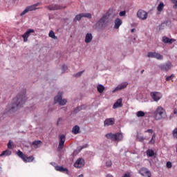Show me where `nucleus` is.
<instances>
[{
	"label": "nucleus",
	"instance_id": "nucleus-45",
	"mask_svg": "<svg viewBox=\"0 0 177 177\" xmlns=\"http://www.w3.org/2000/svg\"><path fill=\"white\" fill-rule=\"evenodd\" d=\"M166 165H167V168H172V162H171L169 161L167 162Z\"/></svg>",
	"mask_w": 177,
	"mask_h": 177
},
{
	"label": "nucleus",
	"instance_id": "nucleus-38",
	"mask_svg": "<svg viewBox=\"0 0 177 177\" xmlns=\"http://www.w3.org/2000/svg\"><path fill=\"white\" fill-rule=\"evenodd\" d=\"M137 140H138V142H144L145 140H146V138L137 136Z\"/></svg>",
	"mask_w": 177,
	"mask_h": 177
},
{
	"label": "nucleus",
	"instance_id": "nucleus-1",
	"mask_svg": "<svg viewBox=\"0 0 177 177\" xmlns=\"http://www.w3.org/2000/svg\"><path fill=\"white\" fill-rule=\"evenodd\" d=\"M27 98L26 97L25 93H20L18 95L13 99V103L12 106L10 107L8 111H15V109H19L23 106V104L26 103Z\"/></svg>",
	"mask_w": 177,
	"mask_h": 177
},
{
	"label": "nucleus",
	"instance_id": "nucleus-16",
	"mask_svg": "<svg viewBox=\"0 0 177 177\" xmlns=\"http://www.w3.org/2000/svg\"><path fill=\"white\" fill-rule=\"evenodd\" d=\"M128 86V82H125L119 84L114 90L113 92H117V91H121V89H125Z\"/></svg>",
	"mask_w": 177,
	"mask_h": 177
},
{
	"label": "nucleus",
	"instance_id": "nucleus-7",
	"mask_svg": "<svg viewBox=\"0 0 177 177\" xmlns=\"http://www.w3.org/2000/svg\"><path fill=\"white\" fill-rule=\"evenodd\" d=\"M64 142H66V136L64 134L59 136V145H58V151L63 150L64 147Z\"/></svg>",
	"mask_w": 177,
	"mask_h": 177
},
{
	"label": "nucleus",
	"instance_id": "nucleus-35",
	"mask_svg": "<svg viewBox=\"0 0 177 177\" xmlns=\"http://www.w3.org/2000/svg\"><path fill=\"white\" fill-rule=\"evenodd\" d=\"M145 112L142 111H138V112H137V114H136L137 117H138V118L145 117Z\"/></svg>",
	"mask_w": 177,
	"mask_h": 177
},
{
	"label": "nucleus",
	"instance_id": "nucleus-43",
	"mask_svg": "<svg viewBox=\"0 0 177 177\" xmlns=\"http://www.w3.org/2000/svg\"><path fill=\"white\" fill-rule=\"evenodd\" d=\"M125 15H127V12L126 11H121L119 13V16H120V17H122L125 16Z\"/></svg>",
	"mask_w": 177,
	"mask_h": 177
},
{
	"label": "nucleus",
	"instance_id": "nucleus-17",
	"mask_svg": "<svg viewBox=\"0 0 177 177\" xmlns=\"http://www.w3.org/2000/svg\"><path fill=\"white\" fill-rule=\"evenodd\" d=\"M122 107V98H119L113 105V109H118Z\"/></svg>",
	"mask_w": 177,
	"mask_h": 177
},
{
	"label": "nucleus",
	"instance_id": "nucleus-8",
	"mask_svg": "<svg viewBox=\"0 0 177 177\" xmlns=\"http://www.w3.org/2000/svg\"><path fill=\"white\" fill-rule=\"evenodd\" d=\"M109 17H110V13L109 12H106L102 16V17L97 22L100 27H104V23H106V21L109 19Z\"/></svg>",
	"mask_w": 177,
	"mask_h": 177
},
{
	"label": "nucleus",
	"instance_id": "nucleus-15",
	"mask_svg": "<svg viewBox=\"0 0 177 177\" xmlns=\"http://www.w3.org/2000/svg\"><path fill=\"white\" fill-rule=\"evenodd\" d=\"M41 5H42V3L38 2L32 6L26 7V9H28V12H32V10H37V6H39Z\"/></svg>",
	"mask_w": 177,
	"mask_h": 177
},
{
	"label": "nucleus",
	"instance_id": "nucleus-47",
	"mask_svg": "<svg viewBox=\"0 0 177 177\" xmlns=\"http://www.w3.org/2000/svg\"><path fill=\"white\" fill-rule=\"evenodd\" d=\"M153 132H154V131H153V129H149L145 131V133H153Z\"/></svg>",
	"mask_w": 177,
	"mask_h": 177
},
{
	"label": "nucleus",
	"instance_id": "nucleus-18",
	"mask_svg": "<svg viewBox=\"0 0 177 177\" xmlns=\"http://www.w3.org/2000/svg\"><path fill=\"white\" fill-rule=\"evenodd\" d=\"M47 9L48 10H59L60 9H63V7L59 5H50L47 6Z\"/></svg>",
	"mask_w": 177,
	"mask_h": 177
},
{
	"label": "nucleus",
	"instance_id": "nucleus-46",
	"mask_svg": "<svg viewBox=\"0 0 177 177\" xmlns=\"http://www.w3.org/2000/svg\"><path fill=\"white\" fill-rule=\"evenodd\" d=\"M174 75L172 74L170 76L166 77V81H169L174 78Z\"/></svg>",
	"mask_w": 177,
	"mask_h": 177
},
{
	"label": "nucleus",
	"instance_id": "nucleus-53",
	"mask_svg": "<svg viewBox=\"0 0 177 177\" xmlns=\"http://www.w3.org/2000/svg\"><path fill=\"white\" fill-rule=\"evenodd\" d=\"M174 114H177V109H174Z\"/></svg>",
	"mask_w": 177,
	"mask_h": 177
},
{
	"label": "nucleus",
	"instance_id": "nucleus-42",
	"mask_svg": "<svg viewBox=\"0 0 177 177\" xmlns=\"http://www.w3.org/2000/svg\"><path fill=\"white\" fill-rule=\"evenodd\" d=\"M113 165V162H111V160H108L106 162V166L108 167H110Z\"/></svg>",
	"mask_w": 177,
	"mask_h": 177
},
{
	"label": "nucleus",
	"instance_id": "nucleus-48",
	"mask_svg": "<svg viewBox=\"0 0 177 177\" xmlns=\"http://www.w3.org/2000/svg\"><path fill=\"white\" fill-rule=\"evenodd\" d=\"M62 73H64V71H66L67 66H66V65L62 66Z\"/></svg>",
	"mask_w": 177,
	"mask_h": 177
},
{
	"label": "nucleus",
	"instance_id": "nucleus-26",
	"mask_svg": "<svg viewBox=\"0 0 177 177\" xmlns=\"http://www.w3.org/2000/svg\"><path fill=\"white\" fill-rule=\"evenodd\" d=\"M158 10V15H160L161 13V11L164 10V3L163 2H160L157 8Z\"/></svg>",
	"mask_w": 177,
	"mask_h": 177
},
{
	"label": "nucleus",
	"instance_id": "nucleus-10",
	"mask_svg": "<svg viewBox=\"0 0 177 177\" xmlns=\"http://www.w3.org/2000/svg\"><path fill=\"white\" fill-rule=\"evenodd\" d=\"M85 165V160L82 158H78L74 163L75 168H82Z\"/></svg>",
	"mask_w": 177,
	"mask_h": 177
},
{
	"label": "nucleus",
	"instance_id": "nucleus-25",
	"mask_svg": "<svg viewBox=\"0 0 177 177\" xmlns=\"http://www.w3.org/2000/svg\"><path fill=\"white\" fill-rule=\"evenodd\" d=\"M72 132L73 133H74V135L80 133V126L75 125V127H73V128L72 129Z\"/></svg>",
	"mask_w": 177,
	"mask_h": 177
},
{
	"label": "nucleus",
	"instance_id": "nucleus-3",
	"mask_svg": "<svg viewBox=\"0 0 177 177\" xmlns=\"http://www.w3.org/2000/svg\"><path fill=\"white\" fill-rule=\"evenodd\" d=\"M105 136L107 139H111V140H113L115 142H121V140L124 139V136H122V133H109L106 134Z\"/></svg>",
	"mask_w": 177,
	"mask_h": 177
},
{
	"label": "nucleus",
	"instance_id": "nucleus-21",
	"mask_svg": "<svg viewBox=\"0 0 177 177\" xmlns=\"http://www.w3.org/2000/svg\"><path fill=\"white\" fill-rule=\"evenodd\" d=\"M162 41L164 44H172L173 42H175V39H169L167 36L162 37Z\"/></svg>",
	"mask_w": 177,
	"mask_h": 177
},
{
	"label": "nucleus",
	"instance_id": "nucleus-28",
	"mask_svg": "<svg viewBox=\"0 0 177 177\" xmlns=\"http://www.w3.org/2000/svg\"><path fill=\"white\" fill-rule=\"evenodd\" d=\"M85 109H86V106H85V105H82L80 106H77L75 109V113H78V111H81V110H85Z\"/></svg>",
	"mask_w": 177,
	"mask_h": 177
},
{
	"label": "nucleus",
	"instance_id": "nucleus-55",
	"mask_svg": "<svg viewBox=\"0 0 177 177\" xmlns=\"http://www.w3.org/2000/svg\"><path fill=\"white\" fill-rule=\"evenodd\" d=\"M77 177H84V175L83 174H80Z\"/></svg>",
	"mask_w": 177,
	"mask_h": 177
},
{
	"label": "nucleus",
	"instance_id": "nucleus-57",
	"mask_svg": "<svg viewBox=\"0 0 177 177\" xmlns=\"http://www.w3.org/2000/svg\"><path fill=\"white\" fill-rule=\"evenodd\" d=\"M144 72H145V70H142V71H141V74H143Z\"/></svg>",
	"mask_w": 177,
	"mask_h": 177
},
{
	"label": "nucleus",
	"instance_id": "nucleus-13",
	"mask_svg": "<svg viewBox=\"0 0 177 177\" xmlns=\"http://www.w3.org/2000/svg\"><path fill=\"white\" fill-rule=\"evenodd\" d=\"M150 95L154 102H158V100L162 97V95L158 92L151 93Z\"/></svg>",
	"mask_w": 177,
	"mask_h": 177
},
{
	"label": "nucleus",
	"instance_id": "nucleus-20",
	"mask_svg": "<svg viewBox=\"0 0 177 177\" xmlns=\"http://www.w3.org/2000/svg\"><path fill=\"white\" fill-rule=\"evenodd\" d=\"M92 39H93V36L91 35V33H87L85 36L84 42L86 44H89L92 42Z\"/></svg>",
	"mask_w": 177,
	"mask_h": 177
},
{
	"label": "nucleus",
	"instance_id": "nucleus-49",
	"mask_svg": "<svg viewBox=\"0 0 177 177\" xmlns=\"http://www.w3.org/2000/svg\"><path fill=\"white\" fill-rule=\"evenodd\" d=\"M86 147H88V145H85L82 147H80L79 151H81V150H82V149H86Z\"/></svg>",
	"mask_w": 177,
	"mask_h": 177
},
{
	"label": "nucleus",
	"instance_id": "nucleus-50",
	"mask_svg": "<svg viewBox=\"0 0 177 177\" xmlns=\"http://www.w3.org/2000/svg\"><path fill=\"white\" fill-rule=\"evenodd\" d=\"M60 121H62V118H59L58 119L57 122V125H59V124H60Z\"/></svg>",
	"mask_w": 177,
	"mask_h": 177
},
{
	"label": "nucleus",
	"instance_id": "nucleus-11",
	"mask_svg": "<svg viewBox=\"0 0 177 177\" xmlns=\"http://www.w3.org/2000/svg\"><path fill=\"white\" fill-rule=\"evenodd\" d=\"M137 16L138 19L141 20H146L147 19L148 14L143 10H139L137 12Z\"/></svg>",
	"mask_w": 177,
	"mask_h": 177
},
{
	"label": "nucleus",
	"instance_id": "nucleus-34",
	"mask_svg": "<svg viewBox=\"0 0 177 177\" xmlns=\"http://www.w3.org/2000/svg\"><path fill=\"white\" fill-rule=\"evenodd\" d=\"M8 149H12L15 147V145L12 140H9L8 143L7 144Z\"/></svg>",
	"mask_w": 177,
	"mask_h": 177
},
{
	"label": "nucleus",
	"instance_id": "nucleus-54",
	"mask_svg": "<svg viewBox=\"0 0 177 177\" xmlns=\"http://www.w3.org/2000/svg\"><path fill=\"white\" fill-rule=\"evenodd\" d=\"M51 165H54L55 167H56V162H51Z\"/></svg>",
	"mask_w": 177,
	"mask_h": 177
},
{
	"label": "nucleus",
	"instance_id": "nucleus-19",
	"mask_svg": "<svg viewBox=\"0 0 177 177\" xmlns=\"http://www.w3.org/2000/svg\"><path fill=\"white\" fill-rule=\"evenodd\" d=\"M55 169L59 172H66L68 174V169L67 168L63 167V166L56 165L55 166Z\"/></svg>",
	"mask_w": 177,
	"mask_h": 177
},
{
	"label": "nucleus",
	"instance_id": "nucleus-31",
	"mask_svg": "<svg viewBox=\"0 0 177 177\" xmlns=\"http://www.w3.org/2000/svg\"><path fill=\"white\" fill-rule=\"evenodd\" d=\"M154 143H156V133H153L152 136H151V139L149 141V144L150 145H154Z\"/></svg>",
	"mask_w": 177,
	"mask_h": 177
},
{
	"label": "nucleus",
	"instance_id": "nucleus-4",
	"mask_svg": "<svg viewBox=\"0 0 177 177\" xmlns=\"http://www.w3.org/2000/svg\"><path fill=\"white\" fill-rule=\"evenodd\" d=\"M158 67L161 71H165L167 73V71H169L174 66L171 62L168 61L164 64H160Z\"/></svg>",
	"mask_w": 177,
	"mask_h": 177
},
{
	"label": "nucleus",
	"instance_id": "nucleus-30",
	"mask_svg": "<svg viewBox=\"0 0 177 177\" xmlns=\"http://www.w3.org/2000/svg\"><path fill=\"white\" fill-rule=\"evenodd\" d=\"M48 37H50V38H53V39H57V37H56L53 30H50L49 32Z\"/></svg>",
	"mask_w": 177,
	"mask_h": 177
},
{
	"label": "nucleus",
	"instance_id": "nucleus-40",
	"mask_svg": "<svg viewBox=\"0 0 177 177\" xmlns=\"http://www.w3.org/2000/svg\"><path fill=\"white\" fill-rule=\"evenodd\" d=\"M171 1L174 3V9H177V0H171Z\"/></svg>",
	"mask_w": 177,
	"mask_h": 177
},
{
	"label": "nucleus",
	"instance_id": "nucleus-41",
	"mask_svg": "<svg viewBox=\"0 0 177 177\" xmlns=\"http://www.w3.org/2000/svg\"><path fill=\"white\" fill-rule=\"evenodd\" d=\"M84 71H82L78 72L77 73H76V74H75L73 75H74V77H81V75H82V74L84 73Z\"/></svg>",
	"mask_w": 177,
	"mask_h": 177
},
{
	"label": "nucleus",
	"instance_id": "nucleus-5",
	"mask_svg": "<svg viewBox=\"0 0 177 177\" xmlns=\"http://www.w3.org/2000/svg\"><path fill=\"white\" fill-rule=\"evenodd\" d=\"M62 95H63V93L59 92L57 96L55 97L54 102L55 103H59L60 106H64L67 103V100H62Z\"/></svg>",
	"mask_w": 177,
	"mask_h": 177
},
{
	"label": "nucleus",
	"instance_id": "nucleus-22",
	"mask_svg": "<svg viewBox=\"0 0 177 177\" xmlns=\"http://www.w3.org/2000/svg\"><path fill=\"white\" fill-rule=\"evenodd\" d=\"M121 24H122V21L120 18H117L115 20V28H120V26H121Z\"/></svg>",
	"mask_w": 177,
	"mask_h": 177
},
{
	"label": "nucleus",
	"instance_id": "nucleus-32",
	"mask_svg": "<svg viewBox=\"0 0 177 177\" xmlns=\"http://www.w3.org/2000/svg\"><path fill=\"white\" fill-rule=\"evenodd\" d=\"M83 16H82V14H79L77 15H76L73 19V21H80V20H81V19H82Z\"/></svg>",
	"mask_w": 177,
	"mask_h": 177
},
{
	"label": "nucleus",
	"instance_id": "nucleus-6",
	"mask_svg": "<svg viewBox=\"0 0 177 177\" xmlns=\"http://www.w3.org/2000/svg\"><path fill=\"white\" fill-rule=\"evenodd\" d=\"M147 57L157 59V60H162L164 59V56H162V55L156 52H149L147 54Z\"/></svg>",
	"mask_w": 177,
	"mask_h": 177
},
{
	"label": "nucleus",
	"instance_id": "nucleus-39",
	"mask_svg": "<svg viewBox=\"0 0 177 177\" xmlns=\"http://www.w3.org/2000/svg\"><path fill=\"white\" fill-rule=\"evenodd\" d=\"M41 143H42V142H41V140H35L32 142V145L33 146H38V145H41Z\"/></svg>",
	"mask_w": 177,
	"mask_h": 177
},
{
	"label": "nucleus",
	"instance_id": "nucleus-12",
	"mask_svg": "<svg viewBox=\"0 0 177 177\" xmlns=\"http://www.w3.org/2000/svg\"><path fill=\"white\" fill-rule=\"evenodd\" d=\"M35 32L34 29H28L23 35L22 38H24V42H27L28 41V37L31 35V34Z\"/></svg>",
	"mask_w": 177,
	"mask_h": 177
},
{
	"label": "nucleus",
	"instance_id": "nucleus-56",
	"mask_svg": "<svg viewBox=\"0 0 177 177\" xmlns=\"http://www.w3.org/2000/svg\"><path fill=\"white\" fill-rule=\"evenodd\" d=\"M106 177H113V176L108 174Z\"/></svg>",
	"mask_w": 177,
	"mask_h": 177
},
{
	"label": "nucleus",
	"instance_id": "nucleus-36",
	"mask_svg": "<svg viewBox=\"0 0 177 177\" xmlns=\"http://www.w3.org/2000/svg\"><path fill=\"white\" fill-rule=\"evenodd\" d=\"M83 17H86L87 19H92V15L91 13H82Z\"/></svg>",
	"mask_w": 177,
	"mask_h": 177
},
{
	"label": "nucleus",
	"instance_id": "nucleus-9",
	"mask_svg": "<svg viewBox=\"0 0 177 177\" xmlns=\"http://www.w3.org/2000/svg\"><path fill=\"white\" fill-rule=\"evenodd\" d=\"M140 175L144 177H151V171L146 167H142L139 171Z\"/></svg>",
	"mask_w": 177,
	"mask_h": 177
},
{
	"label": "nucleus",
	"instance_id": "nucleus-44",
	"mask_svg": "<svg viewBox=\"0 0 177 177\" xmlns=\"http://www.w3.org/2000/svg\"><path fill=\"white\" fill-rule=\"evenodd\" d=\"M26 13H28V10L27 9V8L20 14V15L24 16V15H26Z\"/></svg>",
	"mask_w": 177,
	"mask_h": 177
},
{
	"label": "nucleus",
	"instance_id": "nucleus-2",
	"mask_svg": "<svg viewBox=\"0 0 177 177\" xmlns=\"http://www.w3.org/2000/svg\"><path fill=\"white\" fill-rule=\"evenodd\" d=\"M153 117L156 121H160V120H165L168 115H167V111L162 106L156 107L153 113Z\"/></svg>",
	"mask_w": 177,
	"mask_h": 177
},
{
	"label": "nucleus",
	"instance_id": "nucleus-33",
	"mask_svg": "<svg viewBox=\"0 0 177 177\" xmlns=\"http://www.w3.org/2000/svg\"><path fill=\"white\" fill-rule=\"evenodd\" d=\"M17 154L18 156H19L20 158H21L22 160H24V158L26 157V155L24 153H23L21 152V151L18 150V151L17 152Z\"/></svg>",
	"mask_w": 177,
	"mask_h": 177
},
{
	"label": "nucleus",
	"instance_id": "nucleus-51",
	"mask_svg": "<svg viewBox=\"0 0 177 177\" xmlns=\"http://www.w3.org/2000/svg\"><path fill=\"white\" fill-rule=\"evenodd\" d=\"M122 177H131V176H129V174H125Z\"/></svg>",
	"mask_w": 177,
	"mask_h": 177
},
{
	"label": "nucleus",
	"instance_id": "nucleus-24",
	"mask_svg": "<svg viewBox=\"0 0 177 177\" xmlns=\"http://www.w3.org/2000/svg\"><path fill=\"white\" fill-rule=\"evenodd\" d=\"M10 154H12V151H9V149H6L0 154V157H6L8 156H10Z\"/></svg>",
	"mask_w": 177,
	"mask_h": 177
},
{
	"label": "nucleus",
	"instance_id": "nucleus-58",
	"mask_svg": "<svg viewBox=\"0 0 177 177\" xmlns=\"http://www.w3.org/2000/svg\"><path fill=\"white\" fill-rule=\"evenodd\" d=\"M172 114L170 115V117H169V118H170V120L172 118Z\"/></svg>",
	"mask_w": 177,
	"mask_h": 177
},
{
	"label": "nucleus",
	"instance_id": "nucleus-27",
	"mask_svg": "<svg viewBox=\"0 0 177 177\" xmlns=\"http://www.w3.org/2000/svg\"><path fill=\"white\" fill-rule=\"evenodd\" d=\"M97 89L99 93H103V91H104L105 88H104V86H103L102 84H99L97 86Z\"/></svg>",
	"mask_w": 177,
	"mask_h": 177
},
{
	"label": "nucleus",
	"instance_id": "nucleus-23",
	"mask_svg": "<svg viewBox=\"0 0 177 177\" xmlns=\"http://www.w3.org/2000/svg\"><path fill=\"white\" fill-rule=\"evenodd\" d=\"M34 158H35L32 156L28 157L27 156L25 155L23 161H24V162H32Z\"/></svg>",
	"mask_w": 177,
	"mask_h": 177
},
{
	"label": "nucleus",
	"instance_id": "nucleus-52",
	"mask_svg": "<svg viewBox=\"0 0 177 177\" xmlns=\"http://www.w3.org/2000/svg\"><path fill=\"white\" fill-rule=\"evenodd\" d=\"M135 31H136V29L135 28H133L131 30V32H135Z\"/></svg>",
	"mask_w": 177,
	"mask_h": 177
},
{
	"label": "nucleus",
	"instance_id": "nucleus-29",
	"mask_svg": "<svg viewBox=\"0 0 177 177\" xmlns=\"http://www.w3.org/2000/svg\"><path fill=\"white\" fill-rule=\"evenodd\" d=\"M147 157H153L154 156V151L153 149H147Z\"/></svg>",
	"mask_w": 177,
	"mask_h": 177
},
{
	"label": "nucleus",
	"instance_id": "nucleus-37",
	"mask_svg": "<svg viewBox=\"0 0 177 177\" xmlns=\"http://www.w3.org/2000/svg\"><path fill=\"white\" fill-rule=\"evenodd\" d=\"M172 135L174 139H177V127L173 130Z\"/></svg>",
	"mask_w": 177,
	"mask_h": 177
},
{
	"label": "nucleus",
	"instance_id": "nucleus-14",
	"mask_svg": "<svg viewBox=\"0 0 177 177\" xmlns=\"http://www.w3.org/2000/svg\"><path fill=\"white\" fill-rule=\"evenodd\" d=\"M115 122V119H114V118H111L104 120V127H110V125H114Z\"/></svg>",
	"mask_w": 177,
	"mask_h": 177
}]
</instances>
